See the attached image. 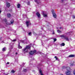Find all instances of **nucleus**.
Instances as JSON below:
<instances>
[{"mask_svg": "<svg viewBox=\"0 0 75 75\" xmlns=\"http://www.w3.org/2000/svg\"><path fill=\"white\" fill-rule=\"evenodd\" d=\"M19 42H24V40H22L21 41H19Z\"/></svg>", "mask_w": 75, "mask_h": 75, "instance_id": "393cba45", "label": "nucleus"}, {"mask_svg": "<svg viewBox=\"0 0 75 75\" xmlns=\"http://www.w3.org/2000/svg\"><path fill=\"white\" fill-rule=\"evenodd\" d=\"M40 74V75H44L42 73V71L41 70H40L39 72Z\"/></svg>", "mask_w": 75, "mask_h": 75, "instance_id": "4468645a", "label": "nucleus"}, {"mask_svg": "<svg viewBox=\"0 0 75 75\" xmlns=\"http://www.w3.org/2000/svg\"><path fill=\"white\" fill-rule=\"evenodd\" d=\"M63 67L64 68H66L67 71H69L70 69V67H65V66H64Z\"/></svg>", "mask_w": 75, "mask_h": 75, "instance_id": "0eeeda50", "label": "nucleus"}, {"mask_svg": "<svg viewBox=\"0 0 75 75\" xmlns=\"http://www.w3.org/2000/svg\"><path fill=\"white\" fill-rule=\"evenodd\" d=\"M60 45H61V47H62L63 46H65V43H62L60 44Z\"/></svg>", "mask_w": 75, "mask_h": 75, "instance_id": "2eb2a0df", "label": "nucleus"}, {"mask_svg": "<svg viewBox=\"0 0 75 75\" xmlns=\"http://www.w3.org/2000/svg\"><path fill=\"white\" fill-rule=\"evenodd\" d=\"M54 42H55L56 41H57V39H56V38H54Z\"/></svg>", "mask_w": 75, "mask_h": 75, "instance_id": "bb28decb", "label": "nucleus"}, {"mask_svg": "<svg viewBox=\"0 0 75 75\" xmlns=\"http://www.w3.org/2000/svg\"><path fill=\"white\" fill-rule=\"evenodd\" d=\"M16 41V39H14V40H12V41H13V42H14V41Z\"/></svg>", "mask_w": 75, "mask_h": 75, "instance_id": "a878e982", "label": "nucleus"}, {"mask_svg": "<svg viewBox=\"0 0 75 75\" xmlns=\"http://www.w3.org/2000/svg\"><path fill=\"white\" fill-rule=\"evenodd\" d=\"M37 51L35 50H34L33 51H31V52H30L29 54L30 55H33L34 54V53H35Z\"/></svg>", "mask_w": 75, "mask_h": 75, "instance_id": "7ed1b4c3", "label": "nucleus"}, {"mask_svg": "<svg viewBox=\"0 0 75 75\" xmlns=\"http://www.w3.org/2000/svg\"><path fill=\"white\" fill-rule=\"evenodd\" d=\"M56 60H57L58 59V58L57 57L56 58Z\"/></svg>", "mask_w": 75, "mask_h": 75, "instance_id": "f704fd0d", "label": "nucleus"}, {"mask_svg": "<svg viewBox=\"0 0 75 75\" xmlns=\"http://www.w3.org/2000/svg\"><path fill=\"white\" fill-rule=\"evenodd\" d=\"M20 4H18V5H17V6H18V8H20Z\"/></svg>", "mask_w": 75, "mask_h": 75, "instance_id": "a211bd4d", "label": "nucleus"}, {"mask_svg": "<svg viewBox=\"0 0 75 75\" xmlns=\"http://www.w3.org/2000/svg\"><path fill=\"white\" fill-rule=\"evenodd\" d=\"M36 15L38 17H41V15L40 14V13L38 12H37L36 13Z\"/></svg>", "mask_w": 75, "mask_h": 75, "instance_id": "6e6552de", "label": "nucleus"}, {"mask_svg": "<svg viewBox=\"0 0 75 75\" xmlns=\"http://www.w3.org/2000/svg\"><path fill=\"white\" fill-rule=\"evenodd\" d=\"M26 24L27 25V27H28L29 25H31V22H30V21H27L26 22Z\"/></svg>", "mask_w": 75, "mask_h": 75, "instance_id": "f03ea898", "label": "nucleus"}, {"mask_svg": "<svg viewBox=\"0 0 75 75\" xmlns=\"http://www.w3.org/2000/svg\"><path fill=\"white\" fill-rule=\"evenodd\" d=\"M13 22H14V21L13 19L12 20H11V24H13Z\"/></svg>", "mask_w": 75, "mask_h": 75, "instance_id": "f3484780", "label": "nucleus"}, {"mask_svg": "<svg viewBox=\"0 0 75 75\" xmlns=\"http://www.w3.org/2000/svg\"><path fill=\"white\" fill-rule=\"evenodd\" d=\"M72 65H72V64H71V66H72Z\"/></svg>", "mask_w": 75, "mask_h": 75, "instance_id": "e433bc0d", "label": "nucleus"}, {"mask_svg": "<svg viewBox=\"0 0 75 75\" xmlns=\"http://www.w3.org/2000/svg\"><path fill=\"white\" fill-rule=\"evenodd\" d=\"M65 36L64 35H60V37H63L64 38L65 37Z\"/></svg>", "mask_w": 75, "mask_h": 75, "instance_id": "dca6fc26", "label": "nucleus"}, {"mask_svg": "<svg viewBox=\"0 0 75 75\" xmlns=\"http://www.w3.org/2000/svg\"><path fill=\"white\" fill-rule=\"evenodd\" d=\"M73 74L75 75V70H74L73 71Z\"/></svg>", "mask_w": 75, "mask_h": 75, "instance_id": "cd10ccee", "label": "nucleus"}, {"mask_svg": "<svg viewBox=\"0 0 75 75\" xmlns=\"http://www.w3.org/2000/svg\"><path fill=\"white\" fill-rule=\"evenodd\" d=\"M73 18H75V16H73Z\"/></svg>", "mask_w": 75, "mask_h": 75, "instance_id": "2f4dec72", "label": "nucleus"}, {"mask_svg": "<svg viewBox=\"0 0 75 75\" xmlns=\"http://www.w3.org/2000/svg\"><path fill=\"white\" fill-rule=\"evenodd\" d=\"M54 58L56 59L57 58V56H55Z\"/></svg>", "mask_w": 75, "mask_h": 75, "instance_id": "c9c22d12", "label": "nucleus"}, {"mask_svg": "<svg viewBox=\"0 0 75 75\" xmlns=\"http://www.w3.org/2000/svg\"><path fill=\"white\" fill-rule=\"evenodd\" d=\"M4 74H5V73H4Z\"/></svg>", "mask_w": 75, "mask_h": 75, "instance_id": "ea45409f", "label": "nucleus"}, {"mask_svg": "<svg viewBox=\"0 0 75 75\" xmlns=\"http://www.w3.org/2000/svg\"><path fill=\"white\" fill-rule=\"evenodd\" d=\"M2 50L3 52L6 51V47H4L2 49Z\"/></svg>", "mask_w": 75, "mask_h": 75, "instance_id": "ddd939ff", "label": "nucleus"}, {"mask_svg": "<svg viewBox=\"0 0 75 75\" xmlns=\"http://www.w3.org/2000/svg\"><path fill=\"white\" fill-rule=\"evenodd\" d=\"M18 54V53H17V52H16V55H17V54Z\"/></svg>", "mask_w": 75, "mask_h": 75, "instance_id": "473e14b6", "label": "nucleus"}, {"mask_svg": "<svg viewBox=\"0 0 75 75\" xmlns=\"http://www.w3.org/2000/svg\"><path fill=\"white\" fill-rule=\"evenodd\" d=\"M30 46H27L23 50V51H25L26 52H27V50H28V49H30Z\"/></svg>", "mask_w": 75, "mask_h": 75, "instance_id": "f257e3e1", "label": "nucleus"}, {"mask_svg": "<svg viewBox=\"0 0 75 75\" xmlns=\"http://www.w3.org/2000/svg\"><path fill=\"white\" fill-rule=\"evenodd\" d=\"M51 11L53 14V15L54 17V18H56V17H57V15H56L55 13H54V10H52Z\"/></svg>", "mask_w": 75, "mask_h": 75, "instance_id": "20e7f679", "label": "nucleus"}, {"mask_svg": "<svg viewBox=\"0 0 75 75\" xmlns=\"http://www.w3.org/2000/svg\"><path fill=\"white\" fill-rule=\"evenodd\" d=\"M61 28H62L60 27V28H59L60 30H61Z\"/></svg>", "mask_w": 75, "mask_h": 75, "instance_id": "72a5a7b5", "label": "nucleus"}, {"mask_svg": "<svg viewBox=\"0 0 75 75\" xmlns=\"http://www.w3.org/2000/svg\"><path fill=\"white\" fill-rule=\"evenodd\" d=\"M23 30L24 31V30Z\"/></svg>", "mask_w": 75, "mask_h": 75, "instance_id": "79ce46f5", "label": "nucleus"}, {"mask_svg": "<svg viewBox=\"0 0 75 75\" xmlns=\"http://www.w3.org/2000/svg\"><path fill=\"white\" fill-rule=\"evenodd\" d=\"M4 21H5V22H7V20H6V19H5L4 20Z\"/></svg>", "mask_w": 75, "mask_h": 75, "instance_id": "b1692460", "label": "nucleus"}, {"mask_svg": "<svg viewBox=\"0 0 75 75\" xmlns=\"http://www.w3.org/2000/svg\"><path fill=\"white\" fill-rule=\"evenodd\" d=\"M7 16L8 17V18H10V17H11V14H10V13H7Z\"/></svg>", "mask_w": 75, "mask_h": 75, "instance_id": "9d476101", "label": "nucleus"}, {"mask_svg": "<svg viewBox=\"0 0 75 75\" xmlns=\"http://www.w3.org/2000/svg\"><path fill=\"white\" fill-rule=\"evenodd\" d=\"M62 1H64V0H62Z\"/></svg>", "mask_w": 75, "mask_h": 75, "instance_id": "4c0bfd02", "label": "nucleus"}, {"mask_svg": "<svg viewBox=\"0 0 75 75\" xmlns=\"http://www.w3.org/2000/svg\"><path fill=\"white\" fill-rule=\"evenodd\" d=\"M30 2L28 1V5H30Z\"/></svg>", "mask_w": 75, "mask_h": 75, "instance_id": "c85d7f7f", "label": "nucleus"}, {"mask_svg": "<svg viewBox=\"0 0 75 75\" xmlns=\"http://www.w3.org/2000/svg\"><path fill=\"white\" fill-rule=\"evenodd\" d=\"M10 64V62H7V63H6V64L7 65H8V64Z\"/></svg>", "mask_w": 75, "mask_h": 75, "instance_id": "7c9ffc66", "label": "nucleus"}, {"mask_svg": "<svg viewBox=\"0 0 75 75\" xmlns=\"http://www.w3.org/2000/svg\"><path fill=\"white\" fill-rule=\"evenodd\" d=\"M23 71L24 72H27V69H24L23 70Z\"/></svg>", "mask_w": 75, "mask_h": 75, "instance_id": "5701e85b", "label": "nucleus"}, {"mask_svg": "<svg viewBox=\"0 0 75 75\" xmlns=\"http://www.w3.org/2000/svg\"><path fill=\"white\" fill-rule=\"evenodd\" d=\"M6 6L7 7H9L10 6V3L7 2L6 3Z\"/></svg>", "mask_w": 75, "mask_h": 75, "instance_id": "1a4fd4ad", "label": "nucleus"}, {"mask_svg": "<svg viewBox=\"0 0 75 75\" xmlns=\"http://www.w3.org/2000/svg\"><path fill=\"white\" fill-rule=\"evenodd\" d=\"M8 75V74H5V75Z\"/></svg>", "mask_w": 75, "mask_h": 75, "instance_id": "58836bf2", "label": "nucleus"}, {"mask_svg": "<svg viewBox=\"0 0 75 75\" xmlns=\"http://www.w3.org/2000/svg\"><path fill=\"white\" fill-rule=\"evenodd\" d=\"M20 43H18V48L19 49H20V48H22V47H21V46H20Z\"/></svg>", "mask_w": 75, "mask_h": 75, "instance_id": "9b49d317", "label": "nucleus"}, {"mask_svg": "<svg viewBox=\"0 0 75 75\" xmlns=\"http://www.w3.org/2000/svg\"><path fill=\"white\" fill-rule=\"evenodd\" d=\"M64 39H65V40H66L67 41H69V39L68 38V37L65 36H64Z\"/></svg>", "mask_w": 75, "mask_h": 75, "instance_id": "423d86ee", "label": "nucleus"}, {"mask_svg": "<svg viewBox=\"0 0 75 75\" xmlns=\"http://www.w3.org/2000/svg\"><path fill=\"white\" fill-rule=\"evenodd\" d=\"M57 31L59 33H61V31L59 30H58Z\"/></svg>", "mask_w": 75, "mask_h": 75, "instance_id": "4be33fe9", "label": "nucleus"}, {"mask_svg": "<svg viewBox=\"0 0 75 75\" xmlns=\"http://www.w3.org/2000/svg\"><path fill=\"white\" fill-rule=\"evenodd\" d=\"M28 35H32V33L31 32L29 33H28Z\"/></svg>", "mask_w": 75, "mask_h": 75, "instance_id": "6ab92c4d", "label": "nucleus"}, {"mask_svg": "<svg viewBox=\"0 0 75 75\" xmlns=\"http://www.w3.org/2000/svg\"><path fill=\"white\" fill-rule=\"evenodd\" d=\"M15 71L13 70H12L11 71V72H12V73H14V72H15Z\"/></svg>", "mask_w": 75, "mask_h": 75, "instance_id": "aec40b11", "label": "nucleus"}, {"mask_svg": "<svg viewBox=\"0 0 75 75\" xmlns=\"http://www.w3.org/2000/svg\"><path fill=\"white\" fill-rule=\"evenodd\" d=\"M43 15L45 17H47V14H46V12H42Z\"/></svg>", "mask_w": 75, "mask_h": 75, "instance_id": "39448f33", "label": "nucleus"}, {"mask_svg": "<svg viewBox=\"0 0 75 75\" xmlns=\"http://www.w3.org/2000/svg\"><path fill=\"white\" fill-rule=\"evenodd\" d=\"M75 57V56L73 54H70L69 56V58H71L72 57Z\"/></svg>", "mask_w": 75, "mask_h": 75, "instance_id": "f8f14e48", "label": "nucleus"}, {"mask_svg": "<svg viewBox=\"0 0 75 75\" xmlns=\"http://www.w3.org/2000/svg\"><path fill=\"white\" fill-rule=\"evenodd\" d=\"M13 46L12 45L11 46L10 49H13Z\"/></svg>", "mask_w": 75, "mask_h": 75, "instance_id": "412c9836", "label": "nucleus"}, {"mask_svg": "<svg viewBox=\"0 0 75 75\" xmlns=\"http://www.w3.org/2000/svg\"><path fill=\"white\" fill-rule=\"evenodd\" d=\"M6 24H7V25H8V24L7 23H6Z\"/></svg>", "mask_w": 75, "mask_h": 75, "instance_id": "a19ab883", "label": "nucleus"}, {"mask_svg": "<svg viewBox=\"0 0 75 75\" xmlns=\"http://www.w3.org/2000/svg\"><path fill=\"white\" fill-rule=\"evenodd\" d=\"M38 0H35V1L36 3H38Z\"/></svg>", "mask_w": 75, "mask_h": 75, "instance_id": "c756f323", "label": "nucleus"}]
</instances>
